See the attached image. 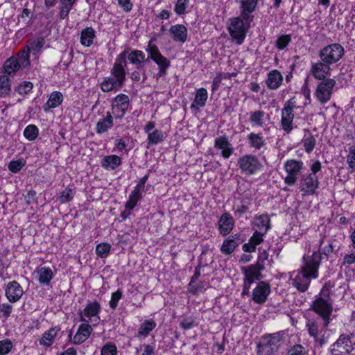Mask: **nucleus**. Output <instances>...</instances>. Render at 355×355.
Listing matches in <instances>:
<instances>
[{"instance_id": "obj_1", "label": "nucleus", "mask_w": 355, "mask_h": 355, "mask_svg": "<svg viewBox=\"0 0 355 355\" xmlns=\"http://www.w3.org/2000/svg\"><path fill=\"white\" fill-rule=\"evenodd\" d=\"M304 264L302 266V273L297 275L293 279V285L301 292H305L310 284L311 278L318 277V270L321 262L319 253L313 252L311 257H303Z\"/></svg>"}, {"instance_id": "obj_2", "label": "nucleus", "mask_w": 355, "mask_h": 355, "mask_svg": "<svg viewBox=\"0 0 355 355\" xmlns=\"http://www.w3.org/2000/svg\"><path fill=\"white\" fill-rule=\"evenodd\" d=\"M327 284L322 289L320 295L316 296L315 300L311 304V309L315 312L322 320V328L325 329L328 327L333 311L332 300L329 293L324 294V290Z\"/></svg>"}, {"instance_id": "obj_3", "label": "nucleus", "mask_w": 355, "mask_h": 355, "mask_svg": "<svg viewBox=\"0 0 355 355\" xmlns=\"http://www.w3.org/2000/svg\"><path fill=\"white\" fill-rule=\"evenodd\" d=\"M153 41L154 39L149 40L146 48V51L148 53V62L151 60L158 66L159 71L154 75V77L158 80L159 78L166 76V71L171 65V62L162 55L157 46L153 44Z\"/></svg>"}, {"instance_id": "obj_4", "label": "nucleus", "mask_w": 355, "mask_h": 355, "mask_svg": "<svg viewBox=\"0 0 355 355\" xmlns=\"http://www.w3.org/2000/svg\"><path fill=\"white\" fill-rule=\"evenodd\" d=\"M284 333L279 331L262 336L261 342L257 345L258 351L263 355H272L282 347L284 343Z\"/></svg>"}, {"instance_id": "obj_5", "label": "nucleus", "mask_w": 355, "mask_h": 355, "mask_svg": "<svg viewBox=\"0 0 355 355\" xmlns=\"http://www.w3.org/2000/svg\"><path fill=\"white\" fill-rule=\"evenodd\" d=\"M331 355H355V336L352 334H342L338 339L331 345Z\"/></svg>"}, {"instance_id": "obj_6", "label": "nucleus", "mask_w": 355, "mask_h": 355, "mask_svg": "<svg viewBox=\"0 0 355 355\" xmlns=\"http://www.w3.org/2000/svg\"><path fill=\"white\" fill-rule=\"evenodd\" d=\"M345 49L341 44L334 43L319 51L318 56L325 63L332 65L338 62L344 55Z\"/></svg>"}, {"instance_id": "obj_7", "label": "nucleus", "mask_w": 355, "mask_h": 355, "mask_svg": "<svg viewBox=\"0 0 355 355\" xmlns=\"http://www.w3.org/2000/svg\"><path fill=\"white\" fill-rule=\"evenodd\" d=\"M238 166L241 173L247 175L256 174L263 167L259 158L252 154H246L241 156L238 160Z\"/></svg>"}, {"instance_id": "obj_8", "label": "nucleus", "mask_w": 355, "mask_h": 355, "mask_svg": "<svg viewBox=\"0 0 355 355\" xmlns=\"http://www.w3.org/2000/svg\"><path fill=\"white\" fill-rule=\"evenodd\" d=\"M303 162L297 159H288L284 165V168L287 173L284 178V183L288 186H293L297 182L298 175L301 173L303 168Z\"/></svg>"}, {"instance_id": "obj_9", "label": "nucleus", "mask_w": 355, "mask_h": 355, "mask_svg": "<svg viewBox=\"0 0 355 355\" xmlns=\"http://www.w3.org/2000/svg\"><path fill=\"white\" fill-rule=\"evenodd\" d=\"M248 28V26H246L241 17H234L230 19L228 25L229 33L239 44L243 43Z\"/></svg>"}, {"instance_id": "obj_10", "label": "nucleus", "mask_w": 355, "mask_h": 355, "mask_svg": "<svg viewBox=\"0 0 355 355\" xmlns=\"http://www.w3.org/2000/svg\"><path fill=\"white\" fill-rule=\"evenodd\" d=\"M119 56V59L123 60L125 65L127 58L131 64L136 66V69L138 70L143 69L145 63L148 62L145 53L142 51L137 49L130 51V49L126 48Z\"/></svg>"}, {"instance_id": "obj_11", "label": "nucleus", "mask_w": 355, "mask_h": 355, "mask_svg": "<svg viewBox=\"0 0 355 355\" xmlns=\"http://www.w3.org/2000/svg\"><path fill=\"white\" fill-rule=\"evenodd\" d=\"M336 83V80L333 78H327L318 83L315 96L321 104H325L330 100Z\"/></svg>"}, {"instance_id": "obj_12", "label": "nucleus", "mask_w": 355, "mask_h": 355, "mask_svg": "<svg viewBox=\"0 0 355 355\" xmlns=\"http://www.w3.org/2000/svg\"><path fill=\"white\" fill-rule=\"evenodd\" d=\"M252 201L253 198L250 194H243L241 196L235 197L232 205L234 216L237 219L243 217L249 211Z\"/></svg>"}, {"instance_id": "obj_13", "label": "nucleus", "mask_w": 355, "mask_h": 355, "mask_svg": "<svg viewBox=\"0 0 355 355\" xmlns=\"http://www.w3.org/2000/svg\"><path fill=\"white\" fill-rule=\"evenodd\" d=\"M295 107V101L291 98L285 103L284 106L282 110V119L280 123L282 129L287 133H289L293 129V110Z\"/></svg>"}, {"instance_id": "obj_14", "label": "nucleus", "mask_w": 355, "mask_h": 355, "mask_svg": "<svg viewBox=\"0 0 355 355\" xmlns=\"http://www.w3.org/2000/svg\"><path fill=\"white\" fill-rule=\"evenodd\" d=\"M270 293L271 288L269 283L260 281L252 290L251 299L256 304H263L266 302Z\"/></svg>"}, {"instance_id": "obj_15", "label": "nucleus", "mask_w": 355, "mask_h": 355, "mask_svg": "<svg viewBox=\"0 0 355 355\" xmlns=\"http://www.w3.org/2000/svg\"><path fill=\"white\" fill-rule=\"evenodd\" d=\"M92 327L87 323L81 324L78 326L77 331L73 336V331L71 329L68 334L69 340L74 345H80L89 337L92 332Z\"/></svg>"}, {"instance_id": "obj_16", "label": "nucleus", "mask_w": 355, "mask_h": 355, "mask_svg": "<svg viewBox=\"0 0 355 355\" xmlns=\"http://www.w3.org/2000/svg\"><path fill=\"white\" fill-rule=\"evenodd\" d=\"M29 53L23 52L19 60L15 57L8 58L3 64L5 72L9 75L17 71L21 65L27 66L29 64Z\"/></svg>"}, {"instance_id": "obj_17", "label": "nucleus", "mask_w": 355, "mask_h": 355, "mask_svg": "<svg viewBox=\"0 0 355 355\" xmlns=\"http://www.w3.org/2000/svg\"><path fill=\"white\" fill-rule=\"evenodd\" d=\"M319 185L318 178L315 174H307L304 175L300 183V189L306 194L313 195Z\"/></svg>"}, {"instance_id": "obj_18", "label": "nucleus", "mask_w": 355, "mask_h": 355, "mask_svg": "<svg viewBox=\"0 0 355 355\" xmlns=\"http://www.w3.org/2000/svg\"><path fill=\"white\" fill-rule=\"evenodd\" d=\"M23 294V288L17 281L13 280L6 284L5 295L10 303L18 302L21 298Z\"/></svg>"}, {"instance_id": "obj_19", "label": "nucleus", "mask_w": 355, "mask_h": 355, "mask_svg": "<svg viewBox=\"0 0 355 355\" xmlns=\"http://www.w3.org/2000/svg\"><path fill=\"white\" fill-rule=\"evenodd\" d=\"M214 148L220 150L224 159H229L234 153V148L226 135L220 136L214 140Z\"/></svg>"}, {"instance_id": "obj_20", "label": "nucleus", "mask_w": 355, "mask_h": 355, "mask_svg": "<svg viewBox=\"0 0 355 355\" xmlns=\"http://www.w3.org/2000/svg\"><path fill=\"white\" fill-rule=\"evenodd\" d=\"M330 65L322 60L311 64L310 72L317 80H322L327 79L326 77L330 75Z\"/></svg>"}, {"instance_id": "obj_21", "label": "nucleus", "mask_w": 355, "mask_h": 355, "mask_svg": "<svg viewBox=\"0 0 355 355\" xmlns=\"http://www.w3.org/2000/svg\"><path fill=\"white\" fill-rule=\"evenodd\" d=\"M130 98L128 95L120 94L117 95L112 102L113 113L116 112L119 116H123L129 106Z\"/></svg>"}, {"instance_id": "obj_22", "label": "nucleus", "mask_w": 355, "mask_h": 355, "mask_svg": "<svg viewBox=\"0 0 355 355\" xmlns=\"http://www.w3.org/2000/svg\"><path fill=\"white\" fill-rule=\"evenodd\" d=\"M243 241V239L241 238V234H239L230 236L227 239L224 240L220 248V251L224 254H230Z\"/></svg>"}, {"instance_id": "obj_23", "label": "nucleus", "mask_w": 355, "mask_h": 355, "mask_svg": "<svg viewBox=\"0 0 355 355\" xmlns=\"http://www.w3.org/2000/svg\"><path fill=\"white\" fill-rule=\"evenodd\" d=\"M220 234L225 236L228 235L234 226V221L232 215L228 212L223 213L218 222Z\"/></svg>"}, {"instance_id": "obj_24", "label": "nucleus", "mask_w": 355, "mask_h": 355, "mask_svg": "<svg viewBox=\"0 0 355 355\" xmlns=\"http://www.w3.org/2000/svg\"><path fill=\"white\" fill-rule=\"evenodd\" d=\"M242 270L245 275L244 281L252 284L255 280H261L263 275L261 272L263 269H259L257 266L252 264L248 268H243Z\"/></svg>"}, {"instance_id": "obj_25", "label": "nucleus", "mask_w": 355, "mask_h": 355, "mask_svg": "<svg viewBox=\"0 0 355 355\" xmlns=\"http://www.w3.org/2000/svg\"><path fill=\"white\" fill-rule=\"evenodd\" d=\"M124 62L119 59L118 55L115 60V62L111 69V74L112 78L117 80L118 83L124 85L125 80V71L124 69Z\"/></svg>"}, {"instance_id": "obj_26", "label": "nucleus", "mask_w": 355, "mask_h": 355, "mask_svg": "<svg viewBox=\"0 0 355 355\" xmlns=\"http://www.w3.org/2000/svg\"><path fill=\"white\" fill-rule=\"evenodd\" d=\"M324 239L320 240V248L318 251L315 252L319 253L321 257L322 255L328 257L332 253H337L340 249V245L338 244V241L335 239H329L328 241L327 245L324 247H322Z\"/></svg>"}, {"instance_id": "obj_27", "label": "nucleus", "mask_w": 355, "mask_h": 355, "mask_svg": "<svg viewBox=\"0 0 355 355\" xmlns=\"http://www.w3.org/2000/svg\"><path fill=\"white\" fill-rule=\"evenodd\" d=\"M282 82L283 76L278 70L273 69L268 73L266 84L269 89H277L282 84Z\"/></svg>"}, {"instance_id": "obj_28", "label": "nucleus", "mask_w": 355, "mask_h": 355, "mask_svg": "<svg viewBox=\"0 0 355 355\" xmlns=\"http://www.w3.org/2000/svg\"><path fill=\"white\" fill-rule=\"evenodd\" d=\"M270 218L267 214H262L254 218L253 224L255 231L266 234L270 228Z\"/></svg>"}, {"instance_id": "obj_29", "label": "nucleus", "mask_w": 355, "mask_h": 355, "mask_svg": "<svg viewBox=\"0 0 355 355\" xmlns=\"http://www.w3.org/2000/svg\"><path fill=\"white\" fill-rule=\"evenodd\" d=\"M101 311V305L96 302H89L84 310L80 312V320L83 322H89L83 316L91 318L92 317L96 316Z\"/></svg>"}, {"instance_id": "obj_30", "label": "nucleus", "mask_w": 355, "mask_h": 355, "mask_svg": "<svg viewBox=\"0 0 355 355\" xmlns=\"http://www.w3.org/2000/svg\"><path fill=\"white\" fill-rule=\"evenodd\" d=\"M169 32L173 39L176 42H184L187 38V29L182 24H176L171 26Z\"/></svg>"}, {"instance_id": "obj_31", "label": "nucleus", "mask_w": 355, "mask_h": 355, "mask_svg": "<svg viewBox=\"0 0 355 355\" xmlns=\"http://www.w3.org/2000/svg\"><path fill=\"white\" fill-rule=\"evenodd\" d=\"M114 125V119L110 112H106V115L100 119L96 125V132L97 134H103L112 128Z\"/></svg>"}, {"instance_id": "obj_32", "label": "nucleus", "mask_w": 355, "mask_h": 355, "mask_svg": "<svg viewBox=\"0 0 355 355\" xmlns=\"http://www.w3.org/2000/svg\"><path fill=\"white\" fill-rule=\"evenodd\" d=\"M38 281L42 285L48 286L54 277V274L49 267H38L36 270Z\"/></svg>"}, {"instance_id": "obj_33", "label": "nucleus", "mask_w": 355, "mask_h": 355, "mask_svg": "<svg viewBox=\"0 0 355 355\" xmlns=\"http://www.w3.org/2000/svg\"><path fill=\"white\" fill-rule=\"evenodd\" d=\"M123 85L118 83L117 80L111 76L104 78L101 83V89L104 92L118 91L123 87Z\"/></svg>"}, {"instance_id": "obj_34", "label": "nucleus", "mask_w": 355, "mask_h": 355, "mask_svg": "<svg viewBox=\"0 0 355 355\" xmlns=\"http://www.w3.org/2000/svg\"><path fill=\"white\" fill-rule=\"evenodd\" d=\"M96 37L95 31L92 27H87L81 31L80 43L82 45L89 47L94 42Z\"/></svg>"}, {"instance_id": "obj_35", "label": "nucleus", "mask_w": 355, "mask_h": 355, "mask_svg": "<svg viewBox=\"0 0 355 355\" xmlns=\"http://www.w3.org/2000/svg\"><path fill=\"white\" fill-rule=\"evenodd\" d=\"M121 164V158L116 155L105 156L101 162V166L105 169L114 170Z\"/></svg>"}, {"instance_id": "obj_36", "label": "nucleus", "mask_w": 355, "mask_h": 355, "mask_svg": "<svg viewBox=\"0 0 355 355\" xmlns=\"http://www.w3.org/2000/svg\"><path fill=\"white\" fill-rule=\"evenodd\" d=\"M250 147L259 150L266 145L265 139L261 133L251 132L248 136Z\"/></svg>"}, {"instance_id": "obj_37", "label": "nucleus", "mask_w": 355, "mask_h": 355, "mask_svg": "<svg viewBox=\"0 0 355 355\" xmlns=\"http://www.w3.org/2000/svg\"><path fill=\"white\" fill-rule=\"evenodd\" d=\"M208 98V93L206 89L200 88L196 91L194 101L191 105V108L193 109L196 107V105L199 107H204L206 104V101Z\"/></svg>"}, {"instance_id": "obj_38", "label": "nucleus", "mask_w": 355, "mask_h": 355, "mask_svg": "<svg viewBox=\"0 0 355 355\" xmlns=\"http://www.w3.org/2000/svg\"><path fill=\"white\" fill-rule=\"evenodd\" d=\"M59 330L57 327H53L44 332L40 340V344L46 347L51 346Z\"/></svg>"}, {"instance_id": "obj_39", "label": "nucleus", "mask_w": 355, "mask_h": 355, "mask_svg": "<svg viewBox=\"0 0 355 355\" xmlns=\"http://www.w3.org/2000/svg\"><path fill=\"white\" fill-rule=\"evenodd\" d=\"M156 327V322L153 320H146L140 324L138 330V336L146 337Z\"/></svg>"}, {"instance_id": "obj_40", "label": "nucleus", "mask_w": 355, "mask_h": 355, "mask_svg": "<svg viewBox=\"0 0 355 355\" xmlns=\"http://www.w3.org/2000/svg\"><path fill=\"white\" fill-rule=\"evenodd\" d=\"M142 198V193L133 189V191L131 192V193L129 196L128 201L125 202V209L132 211L135 206L137 205V202L141 200Z\"/></svg>"}, {"instance_id": "obj_41", "label": "nucleus", "mask_w": 355, "mask_h": 355, "mask_svg": "<svg viewBox=\"0 0 355 355\" xmlns=\"http://www.w3.org/2000/svg\"><path fill=\"white\" fill-rule=\"evenodd\" d=\"M11 90L10 78L6 75L0 76V97L8 95Z\"/></svg>"}, {"instance_id": "obj_42", "label": "nucleus", "mask_w": 355, "mask_h": 355, "mask_svg": "<svg viewBox=\"0 0 355 355\" xmlns=\"http://www.w3.org/2000/svg\"><path fill=\"white\" fill-rule=\"evenodd\" d=\"M265 112L261 110H257L250 113V122L253 126L262 127L263 125V118Z\"/></svg>"}, {"instance_id": "obj_43", "label": "nucleus", "mask_w": 355, "mask_h": 355, "mask_svg": "<svg viewBox=\"0 0 355 355\" xmlns=\"http://www.w3.org/2000/svg\"><path fill=\"white\" fill-rule=\"evenodd\" d=\"M63 101V96L60 92H53L46 103L49 108H55L59 106Z\"/></svg>"}, {"instance_id": "obj_44", "label": "nucleus", "mask_w": 355, "mask_h": 355, "mask_svg": "<svg viewBox=\"0 0 355 355\" xmlns=\"http://www.w3.org/2000/svg\"><path fill=\"white\" fill-rule=\"evenodd\" d=\"M148 144L156 145L164 140V133L162 130L155 129L148 135Z\"/></svg>"}, {"instance_id": "obj_45", "label": "nucleus", "mask_w": 355, "mask_h": 355, "mask_svg": "<svg viewBox=\"0 0 355 355\" xmlns=\"http://www.w3.org/2000/svg\"><path fill=\"white\" fill-rule=\"evenodd\" d=\"M39 135V130L35 125L31 124L27 125L24 130V136L28 141L35 140Z\"/></svg>"}, {"instance_id": "obj_46", "label": "nucleus", "mask_w": 355, "mask_h": 355, "mask_svg": "<svg viewBox=\"0 0 355 355\" xmlns=\"http://www.w3.org/2000/svg\"><path fill=\"white\" fill-rule=\"evenodd\" d=\"M111 245L107 243H101L96 245V253L101 258L107 257L110 252Z\"/></svg>"}, {"instance_id": "obj_47", "label": "nucleus", "mask_w": 355, "mask_h": 355, "mask_svg": "<svg viewBox=\"0 0 355 355\" xmlns=\"http://www.w3.org/2000/svg\"><path fill=\"white\" fill-rule=\"evenodd\" d=\"M315 139L311 134L304 137L302 140V143L306 153H310L313 150L315 146Z\"/></svg>"}, {"instance_id": "obj_48", "label": "nucleus", "mask_w": 355, "mask_h": 355, "mask_svg": "<svg viewBox=\"0 0 355 355\" xmlns=\"http://www.w3.org/2000/svg\"><path fill=\"white\" fill-rule=\"evenodd\" d=\"M33 87V85L30 81H24L15 89V91L20 95H26L29 94Z\"/></svg>"}, {"instance_id": "obj_49", "label": "nucleus", "mask_w": 355, "mask_h": 355, "mask_svg": "<svg viewBox=\"0 0 355 355\" xmlns=\"http://www.w3.org/2000/svg\"><path fill=\"white\" fill-rule=\"evenodd\" d=\"M291 41V35H282L276 40L275 46L279 50H283L288 45Z\"/></svg>"}, {"instance_id": "obj_50", "label": "nucleus", "mask_w": 355, "mask_h": 355, "mask_svg": "<svg viewBox=\"0 0 355 355\" xmlns=\"http://www.w3.org/2000/svg\"><path fill=\"white\" fill-rule=\"evenodd\" d=\"M13 344L8 338L0 340V355L8 354L12 349Z\"/></svg>"}, {"instance_id": "obj_51", "label": "nucleus", "mask_w": 355, "mask_h": 355, "mask_svg": "<svg viewBox=\"0 0 355 355\" xmlns=\"http://www.w3.org/2000/svg\"><path fill=\"white\" fill-rule=\"evenodd\" d=\"M259 253L257 258V263L254 265L257 266V267L259 268V269H265V261L268 260V253L266 252V250H263L261 251L260 249H259Z\"/></svg>"}, {"instance_id": "obj_52", "label": "nucleus", "mask_w": 355, "mask_h": 355, "mask_svg": "<svg viewBox=\"0 0 355 355\" xmlns=\"http://www.w3.org/2000/svg\"><path fill=\"white\" fill-rule=\"evenodd\" d=\"M25 165V162L21 159L17 160H12L8 164V169L12 173L19 172Z\"/></svg>"}, {"instance_id": "obj_53", "label": "nucleus", "mask_w": 355, "mask_h": 355, "mask_svg": "<svg viewBox=\"0 0 355 355\" xmlns=\"http://www.w3.org/2000/svg\"><path fill=\"white\" fill-rule=\"evenodd\" d=\"M101 354V355H116L117 348L114 344L108 343L103 346Z\"/></svg>"}, {"instance_id": "obj_54", "label": "nucleus", "mask_w": 355, "mask_h": 355, "mask_svg": "<svg viewBox=\"0 0 355 355\" xmlns=\"http://www.w3.org/2000/svg\"><path fill=\"white\" fill-rule=\"evenodd\" d=\"M73 197V190L70 188H66L61 192L60 196H59V201L62 203H65L71 200Z\"/></svg>"}, {"instance_id": "obj_55", "label": "nucleus", "mask_w": 355, "mask_h": 355, "mask_svg": "<svg viewBox=\"0 0 355 355\" xmlns=\"http://www.w3.org/2000/svg\"><path fill=\"white\" fill-rule=\"evenodd\" d=\"M73 6V4L69 3L68 2L60 3V17L61 19H64L68 16L70 10L72 9Z\"/></svg>"}, {"instance_id": "obj_56", "label": "nucleus", "mask_w": 355, "mask_h": 355, "mask_svg": "<svg viewBox=\"0 0 355 355\" xmlns=\"http://www.w3.org/2000/svg\"><path fill=\"white\" fill-rule=\"evenodd\" d=\"M122 297V291L117 290L116 292L112 293L111 300L109 302L110 307L112 309H115L118 306L119 300Z\"/></svg>"}, {"instance_id": "obj_57", "label": "nucleus", "mask_w": 355, "mask_h": 355, "mask_svg": "<svg viewBox=\"0 0 355 355\" xmlns=\"http://www.w3.org/2000/svg\"><path fill=\"white\" fill-rule=\"evenodd\" d=\"M258 0H241V9L253 12L257 5Z\"/></svg>"}, {"instance_id": "obj_58", "label": "nucleus", "mask_w": 355, "mask_h": 355, "mask_svg": "<svg viewBox=\"0 0 355 355\" xmlns=\"http://www.w3.org/2000/svg\"><path fill=\"white\" fill-rule=\"evenodd\" d=\"M189 0H178L175 6V12L179 15H183L189 4Z\"/></svg>"}, {"instance_id": "obj_59", "label": "nucleus", "mask_w": 355, "mask_h": 355, "mask_svg": "<svg viewBox=\"0 0 355 355\" xmlns=\"http://www.w3.org/2000/svg\"><path fill=\"white\" fill-rule=\"evenodd\" d=\"M13 307L8 303L0 304V317L8 318L10 317Z\"/></svg>"}, {"instance_id": "obj_60", "label": "nucleus", "mask_w": 355, "mask_h": 355, "mask_svg": "<svg viewBox=\"0 0 355 355\" xmlns=\"http://www.w3.org/2000/svg\"><path fill=\"white\" fill-rule=\"evenodd\" d=\"M45 44L44 39L40 37L37 40L30 41V48L35 51H40Z\"/></svg>"}, {"instance_id": "obj_61", "label": "nucleus", "mask_w": 355, "mask_h": 355, "mask_svg": "<svg viewBox=\"0 0 355 355\" xmlns=\"http://www.w3.org/2000/svg\"><path fill=\"white\" fill-rule=\"evenodd\" d=\"M190 291L193 294H198L202 292L205 289V283L204 282H195L194 284L189 283Z\"/></svg>"}, {"instance_id": "obj_62", "label": "nucleus", "mask_w": 355, "mask_h": 355, "mask_svg": "<svg viewBox=\"0 0 355 355\" xmlns=\"http://www.w3.org/2000/svg\"><path fill=\"white\" fill-rule=\"evenodd\" d=\"M306 326L308 327L310 336L316 338L319 332V327L318 324L313 321H309Z\"/></svg>"}, {"instance_id": "obj_63", "label": "nucleus", "mask_w": 355, "mask_h": 355, "mask_svg": "<svg viewBox=\"0 0 355 355\" xmlns=\"http://www.w3.org/2000/svg\"><path fill=\"white\" fill-rule=\"evenodd\" d=\"M223 78H227V76L226 74L223 76L221 73H218L213 80L212 85H211V91L213 92H216L218 87H220V85L221 84V81Z\"/></svg>"}, {"instance_id": "obj_64", "label": "nucleus", "mask_w": 355, "mask_h": 355, "mask_svg": "<svg viewBox=\"0 0 355 355\" xmlns=\"http://www.w3.org/2000/svg\"><path fill=\"white\" fill-rule=\"evenodd\" d=\"M181 328L184 330H189L194 327V320L191 318H184L180 324Z\"/></svg>"}]
</instances>
